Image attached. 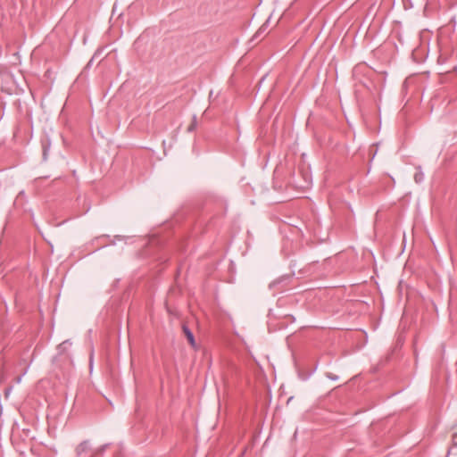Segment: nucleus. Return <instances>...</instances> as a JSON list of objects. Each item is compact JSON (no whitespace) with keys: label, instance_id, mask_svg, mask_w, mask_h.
Segmentation results:
<instances>
[{"label":"nucleus","instance_id":"nucleus-1","mask_svg":"<svg viewBox=\"0 0 457 457\" xmlns=\"http://www.w3.org/2000/svg\"><path fill=\"white\" fill-rule=\"evenodd\" d=\"M182 330H183V333L185 334L188 343L190 344V345L194 349H196V344H195V340L193 332L189 329V328L187 325L182 326Z\"/></svg>","mask_w":457,"mask_h":457},{"label":"nucleus","instance_id":"nucleus-2","mask_svg":"<svg viewBox=\"0 0 457 457\" xmlns=\"http://www.w3.org/2000/svg\"><path fill=\"white\" fill-rule=\"evenodd\" d=\"M87 448H88V442L84 441L78 445L77 453L80 454V453L86 452L87 450Z\"/></svg>","mask_w":457,"mask_h":457},{"label":"nucleus","instance_id":"nucleus-3","mask_svg":"<svg viewBox=\"0 0 457 457\" xmlns=\"http://www.w3.org/2000/svg\"><path fill=\"white\" fill-rule=\"evenodd\" d=\"M422 177H423L422 174H416L415 175V181L416 182L421 181L422 180Z\"/></svg>","mask_w":457,"mask_h":457},{"label":"nucleus","instance_id":"nucleus-4","mask_svg":"<svg viewBox=\"0 0 457 457\" xmlns=\"http://www.w3.org/2000/svg\"><path fill=\"white\" fill-rule=\"evenodd\" d=\"M453 444L457 446V433L453 436Z\"/></svg>","mask_w":457,"mask_h":457}]
</instances>
